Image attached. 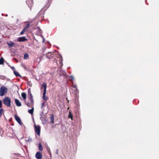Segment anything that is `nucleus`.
Listing matches in <instances>:
<instances>
[{
    "label": "nucleus",
    "instance_id": "nucleus-1",
    "mask_svg": "<svg viewBox=\"0 0 159 159\" xmlns=\"http://www.w3.org/2000/svg\"><path fill=\"white\" fill-rule=\"evenodd\" d=\"M3 102L4 104L8 107H10L11 106V100L9 97H6L3 99Z\"/></svg>",
    "mask_w": 159,
    "mask_h": 159
},
{
    "label": "nucleus",
    "instance_id": "nucleus-2",
    "mask_svg": "<svg viewBox=\"0 0 159 159\" xmlns=\"http://www.w3.org/2000/svg\"><path fill=\"white\" fill-rule=\"evenodd\" d=\"M42 88H43V98L45 101L47 100L48 99V97L45 96L46 92L47 84L45 83L44 82L43 84L42 85Z\"/></svg>",
    "mask_w": 159,
    "mask_h": 159
},
{
    "label": "nucleus",
    "instance_id": "nucleus-3",
    "mask_svg": "<svg viewBox=\"0 0 159 159\" xmlns=\"http://www.w3.org/2000/svg\"><path fill=\"white\" fill-rule=\"evenodd\" d=\"M54 55L53 52H48L47 54L45 56V57H47V58L50 59L51 58L53 57H54ZM45 56V54H43V55L41 56V57L40 58V61L42 58Z\"/></svg>",
    "mask_w": 159,
    "mask_h": 159
},
{
    "label": "nucleus",
    "instance_id": "nucleus-4",
    "mask_svg": "<svg viewBox=\"0 0 159 159\" xmlns=\"http://www.w3.org/2000/svg\"><path fill=\"white\" fill-rule=\"evenodd\" d=\"M7 89L4 86L1 87L0 88V96H2L7 92Z\"/></svg>",
    "mask_w": 159,
    "mask_h": 159
},
{
    "label": "nucleus",
    "instance_id": "nucleus-5",
    "mask_svg": "<svg viewBox=\"0 0 159 159\" xmlns=\"http://www.w3.org/2000/svg\"><path fill=\"white\" fill-rule=\"evenodd\" d=\"M34 129L35 132L38 135H39L40 133V127L39 125H36V124L34 125Z\"/></svg>",
    "mask_w": 159,
    "mask_h": 159
},
{
    "label": "nucleus",
    "instance_id": "nucleus-6",
    "mask_svg": "<svg viewBox=\"0 0 159 159\" xmlns=\"http://www.w3.org/2000/svg\"><path fill=\"white\" fill-rule=\"evenodd\" d=\"M15 118L17 122L20 125H22L23 123L21 121L20 117L18 116L17 115H15Z\"/></svg>",
    "mask_w": 159,
    "mask_h": 159
},
{
    "label": "nucleus",
    "instance_id": "nucleus-7",
    "mask_svg": "<svg viewBox=\"0 0 159 159\" xmlns=\"http://www.w3.org/2000/svg\"><path fill=\"white\" fill-rule=\"evenodd\" d=\"M42 153L39 152H37L35 154V157L37 159H42Z\"/></svg>",
    "mask_w": 159,
    "mask_h": 159
},
{
    "label": "nucleus",
    "instance_id": "nucleus-8",
    "mask_svg": "<svg viewBox=\"0 0 159 159\" xmlns=\"http://www.w3.org/2000/svg\"><path fill=\"white\" fill-rule=\"evenodd\" d=\"M27 39L25 37H19L17 39V41L19 42H24Z\"/></svg>",
    "mask_w": 159,
    "mask_h": 159
},
{
    "label": "nucleus",
    "instance_id": "nucleus-9",
    "mask_svg": "<svg viewBox=\"0 0 159 159\" xmlns=\"http://www.w3.org/2000/svg\"><path fill=\"white\" fill-rule=\"evenodd\" d=\"M26 2L29 7L31 6L33 3V0H27Z\"/></svg>",
    "mask_w": 159,
    "mask_h": 159
},
{
    "label": "nucleus",
    "instance_id": "nucleus-10",
    "mask_svg": "<svg viewBox=\"0 0 159 159\" xmlns=\"http://www.w3.org/2000/svg\"><path fill=\"white\" fill-rule=\"evenodd\" d=\"M15 100L16 105L17 107H20L21 106V103L18 99H15Z\"/></svg>",
    "mask_w": 159,
    "mask_h": 159
},
{
    "label": "nucleus",
    "instance_id": "nucleus-11",
    "mask_svg": "<svg viewBox=\"0 0 159 159\" xmlns=\"http://www.w3.org/2000/svg\"><path fill=\"white\" fill-rule=\"evenodd\" d=\"M21 96L23 98L24 100H25L26 98V94L25 93L23 92L21 94Z\"/></svg>",
    "mask_w": 159,
    "mask_h": 159
},
{
    "label": "nucleus",
    "instance_id": "nucleus-12",
    "mask_svg": "<svg viewBox=\"0 0 159 159\" xmlns=\"http://www.w3.org/2000/svg\"><path fill=\"white\" fill-rule=\"evenodd\" d=\"M28 95L29 98L32 97L33 96L31 93V90H30V89H28Z\"/></svg>",
    "mask_w": 159,
    "mask_h": 159
},
{
    "label": "nucleus",
    "instance_id": "nucleus-13",
    "mask_svg": "<svg viewBox=\"0 0 159 159\" xmlns=\"http://www.w3.org/2000/svg\"><path fill=\"white\" fill-rule=\"evenodd\" d=\"M13 72L14 75L16 76H19L20 77H21V76L19 74V73L16 71L15 70H13Z\"/></svg>",
    "mask_w": 159,
    "mask_h": 159
},
{
    "label": "nucleus",
    "instance_id": "nucleus-14",
    "mask_svg": "<svg viewBox=\"0 0 159 159\" xmlns=\"http://www.w3.org/2000/svg\"><path fill=\"white\" fill-rule=\"evenodd\" d=\"M54 116L53 114H52L51 116L50 120L52 123H53L54 122Z\"/></svg>",
    "mask_w": 159,
    "mask_h": 159
},
{
    "label": "nucleus",
    "instance_id": "nucleus-15",
    "mask_svg": "<svg viewBox=\"0 0 159 159\" xmlns=\"http://www.w3.org/2000/svg\"><path fill=\"white\" fill-rule=\"evenodd\" d=\"M34 108L33 107L31 109H30L28 110V112L31 114L32 115L34 112Z\"/></svg>",
    "mask_w": 159,
    "mask_h": 159
},
{
    "label": "nucleus",
    "instance_id": "nucleus-16",
    "mask_svg": "<svg viewBox=\"0 0 159 159\" xmlns=\"http://www.w3.org/2000/svg\"><path fill=\"white\" fill-rule=\"evenodd\" d=\"M7 44L10 47H11L14 46V42H11L10 43H8Z\"/></svg>",
    "mask_w": 159,
    "mask_h": 159
},
{
    "label": "nucleus",
    "instance_id": "nucleus-17",
    "mask_svg": "<svg viewBox=\"0 0 159 159\" xmlns=\"http://www.w3.org/2000/svg\"><path fill=\"white\" fill-rule=\"evenodd\" d=\"M72 89L75 91H77L78 90L76 85H74L72 87Z\"/></svg>",
    "mask_w": 159,
    "mask_h": 159
},
{
    "label": "nucleus",
    "instance_id": "nucleus-18",
    "mask_svg": "<svg viewBox=\"0 0 159 159\" xmlns=\"http://www.w3.org/2000/svg\"><path fill=\"white\" fill-rule=\"evenodd\" d=\"M30 24L28 23L27 24H26L25 26L24 27L23 29L26 31L28 30V28L30 27Z\"/></svg>",
    "mask_w": 159,
    "mask_h": 159
},
{
    "label": "nucleus",
    "instance_id": "nucleus-19",
    "mask_svg": "<svg viewBox=\"0 0 159 159\" xmlns=\"http://www.w3.org/2000/svg\"><path fill=\"white\" fill-rule=\"evenodd\" d=\"M29 58V54L27 53H25L24 55V59H28Z\"/></svg>",
    "mask_w": 159,
    "mask_h": 159
},
{
    "label": "nucleus",
    "instance_id": "nucleus-20",
    "mask_svg": "<svg viewBox=\"0 0 159 159\" xmlns=\"http://www.w3.org/2000/svg\"><path fill=\"white\" fill-rule=\"evenodd\" d=\"M39 150L41 151H42L43 150V147L41 145V143H39Z\"/></svg>",
    "mask_w": 159,
    "mask_h": 159
},
{
    "label": "nucleus",
    "instance_id": "nucleus-21",
    "mask_svg": "<svg viewBox=\"0 0 159 159\" xmlns=\"http://www.w3.org/2000/svg\"><path fill=\"white\" fill-rule=\"evenodd\" d=\"M4 59L3 57H1L0 59V64L2 65L4 63Z\"/></svg>",
    "mask_w": 159,
    "mask_h": 159
},
{
    "label": "nucleus",
    "instance_id": "nucleus-22",
    "mask_svg": "<svg viewBox=\"0 0 159 159\" xmlns=\"http://www.w3.org/2000/svg\"><path fill=\"white\" fill-rule=\"evenodd\" d=\"M25 140L26 141L31 142L32 141V139L30 137H29L28 138H27V139H26Z\"/></svg>",
    "mask_w": 159,
    "mask_h": 159
},
{
    "label": "nucleus",
    "instance_id": "nucleus-23",
    "mask_svg": "<svg viewBox=\"0 0 159 159\" xmlns=\"http://www.w3.org/2000/svg\"><path fill=\"white\" fill-rule=\"evenodd\" d=\"M68 117L69 118H71L72 120V119H73L72 115L71 113L70 112L69 113Z\"/></svg>",
    "mask_w": 159,
    "mask_h": 159
},
{
    "label": "nucleus",
    "instance_id": "nucleus-24",
    "mask_svg": "<svg viewBox=\"0 0 159 159\" xmlns=\"http://www.w3.org/2000/svg\"><path fill=\"white\" fill-rule=\"evenodd\" d=\"M29 99H30L31 102V104H33L34 103V100L33 99V97H30L29 98Z\"/></svg>",
    "mask_w": 159,
    "mask_h": 159
},
{
    "label": "nucleus",
    "instance_id": "nucleus-25",
    "mask_svg": "<svg viewBox=\"0 0 159 159\" xmlns=\"http://www.w3.org/2000/svg\"><path fill=\"white\" fill-rule=\"evenodd\" d=\"M4 112V110L2 109H0V116H1V115L2 114H3Z\"/></svg>",
    "mask_w": 159,
    "mask_h": 159
},
{
    "label": "nucleus",
    "instance_id": "nucleus-26",
    "mask_svg": "<svg viewBox=\"0 0 159 159\" xmlns=\"http://www.w3.org/2000/svg\"><path fill=\"white\" fill-rule=\"evenodd\" d=\"M25 31H26V30H24V29H23L21 31V32L20 33V35L23 34Z\"/></svg>",
    "mask_w": 159,
    "mask_h": 159
},
{
    "label": "nucleus",
    "instance_id": "nucleus-27",
    "mask_svg": "<svg viewBox=\"0 0 159 159\" xmlns=\"http://www.w3.org/2000/svg\"><path fill=\"white\" fill-rule=\"evenodd\" d=\"M44 106V102L42 103L41 105V108H42Z\"/></svg>",
    "mask_w": 159,
    "mask_h": 159
},
{
    "label": "nucleus",
    "instance_id": "nucleus-28",
    "mask_svg": "<svg viewBox=\"0 0 159 159\" xmlns=\"http://www.w3.org/2000/svg\"><path fill=\"white\" fill-rule=\"evenodd\" d=\"M43 111L41 112L40 113V116H43Z\"/></svg>",
    "mask_w": 159,
    "mask_h": 159
},
{
    "label": "nucleus",
    "instance_id": "nucleus-29",
    "mask_svg": "<svg viewBox=\"0 0 159 159\" xmlns=\"http://www.w3.org/2000/svg\"><path fill=\"white\" fill-rule=\"evenodd\" d=\"M43 116L40 117V120L43 122Z\"/></svg>",
    "mask_w": 159,
    "mask_h": 159
},
{
    "label": "nucleus",
    "instance_id": "nucleus-30",
    "mask_svg": "<svg viewBox=\"0 0 159 159\" xmlns=\"http://www.w3.org/2000/svg\"><path fill=\"white\" fill-rule=\"evenodd\" d=\"M2 106V101L0 100V108H1Z\"/></svg>",
    "mask_w": 159,
    "mask_h": 159
},
{
    "label": "nucleus",
    "instance_id": "nucleus-31",
    "mask_svg": "<svg viewBox=\"0 0 159 159\" xmlns=\"http://www.w3.org/2000/svg\"><path fill=\"white\" fill-rule=\"evenodd\" d=\"M26 104L28 107H30V103L28 102V103H26Z\"/></svg>",
    "mask_w": 159,
    "mask_h": 159
},
{
    "label": "nucleus",
    "instance_id": "nucleus-32",
    "mask_svg": "<svg viewBox=\"0 0 159 159\" xmlns=\"http://www.w3.org/2000/svg\"><path fill=\"white\" fill-rule=\"evenodd\" d=\"M73 80H74V77L72 76V75H70V76H69Z\"/></svg>",
    "mask_w": 159,
    "mask_h": 159
},
{
    "label": "nucleus",
    "instance_id": "nucleus-33",
    "mask_svg": "<svg viewBox=\"0 0 159 159\" xmlns=\"http://www.w3.org/2000/svg\"><path fill=\"white\" fill-rule=\"evenodd\" d=\"M11 69L12 70H15V68L13 66H11Z\"/></svg>",
    "mask_w": 159,
    "mask_h": 159
},
{
    "label": "nucleus",
    "instance_id": "nucleus-34",
    "mask_svg": "<svg viewBox=\"0 0 159 159\" xmlns=\"http://www.w3.org/2000/svg\"><path fill=\"white\" fill-rule=\"evenodd\" d=\"M43 121H44L45 123H46L47 122L46 118H43Z\"/></svg>",
    "mask_w": 159,
    "mask_h": 159
},
{
    "label": "nucleus",
    "instance_id": "nucleus-35",
    "mask_svg": "<svg viewBox=\"0 0 159 159\" xmlns=\"http://www.w3.org/2000/svg\"><path fill=\"white\" fill-rule=\"evenodd\" d=\"M22 125V128H24V129L25 128V126L24 125H23V124H22V125Z\"/></svg>",
    "mask_w": 159,
    "mask_h": 159
},
{
    "label": "nucleus",
    "instance_id": "nucleus-36",
    "mask_svg": "<svg viewBox=\"0 0 159 159\" xmlns=\"http://www.w3.org/2000/svg\"><path fill=\"white\" fill-rule=\"evenodd\" d=\"M56 153L57 154L58 153V149L56 150Z\"/></svg>",
    "mask_w": 159,
    "mask_h": 159
},
{
    "label": "nucleus",
    "instance_id": "nucleus-37",
    "mask_svg": "<svg viewBox=\"0 0 159 159\" xmlns=\"http://www.w3.org/2000/svg\"><path fill=\"white\" fill-rule=\"evenodd\" d=\"M38 30L39 31H40L41 30V29H40V28L39 27H38Z\"/></svg>",
    "mask_w": 159,
    "mask_h": 159
},
{
    "label": "nucleus",
    "instance_id": "nucleus-38",
    "mask_svg": "<svg viewBox=\"0 0 159 159\" xmlns=\"http://www.w3.org/2000/svg\"><path fill=\"white\" fill-rule=\"evenodd\" d=\"M43 42H44V41H45V39L44 38H43Z\"/></svg>",
    "mask_w": 159,
    "mask_h": 159
},
{
    "label": "nucleus",
    "instance_id": "nucleus-39",
    "mask_svg": "<svg viewBox=\"0 0 159 159\" xmlns=\"http://www.w3.org/2000/svg\"><path fill=\"white\" fill-rule=\"evenodd\" d=\"M14 59L16 60V61H18L15 58H14Z\"/></svg>",
    "mask_w": 159,
    "mask_h": 159
},
{
    "label": "nucleus",
    "instance_id": "nucleus-40",
    "mask_svg": "<svg viewBox=\"0 0 159 159\" xmlns=\"http://www.w3.org/2000/svg\"><path fill=\"white\" fill-rule=\"evenodd\" d=\"M69 109V107H68V108H67V109L68 110Z\"/></svg>",
    "mask_w": 159,
    "mask_h": 159
},
{
    "label": "nucleus",
    "instance_id": "nucleus-41",
    "mask_svg": "<svg viewBox=\"0 0 159 159\" xmlns=\"http://www.w3.org/2000/svg\"><path fill=\"white\" fill-rule=\"evenodd\" d=\"M6 16H7V15H6Z\"/></svg>",
    "mask_w": 159,
    "mask_h": 159
}]
</instances>
